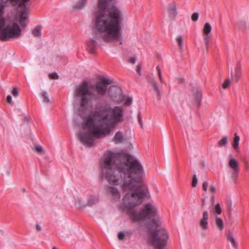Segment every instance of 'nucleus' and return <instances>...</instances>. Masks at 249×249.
I'll return each instance as SVG.
<instances>
[{"label": "nucleus", "instance_id": "obj_1", "mask_svg": "<svg viewBox=\"0 0 249 249\" xmlns=\"http://www.w3.org/2000/svg\"><path fill=\"white\" fill-rule=\"evenodd\" d=\"M101 168L102 178L107 179L110 184L120 185L133 191L125 195L120 208L123 211L127 210L128 214L133 221L156 216L157 210L150 203H146L140 211L134 209L145 198L150 196L148 188L142 180L145 176L144 170L138 159L127 153L109 151L105 155Z\"/></svg>", "mask_w": 249, "mask_h": 249}, {"label": "nucleus", "instance_id": "obj_2", "mask_svg": "<svg viewBox=\"0 0 249 249\" xmlns=\"http://www.w3.org/2000/svg\"><path fill=\"white\" fill-rule=\"evenodd\" d=\"M124 121V113L121 107H112L109 103L97 104L91 115L83 119L84 126L89 129L80 131L77 135L84 145L92 146L95 138L104 137L110 133L111 129Z\"/></svg>", "mask_w": 249, "mask_h": 249}, {"label": "nucleus", "instance_id": "obj_3", "mask_svg": "<svg viewBox=\"0 0 249 249\" xmlns=\"http://www.w3.org/2000/svg\"><path fill=\"white\" fill-rule=\"evenodd\" d=\"M117 0H99L93 19V29L107 41L120 36L123 11L116 5Z\"/></svg>", "mask_w": 249, "mask_h": 249}, {"label": "nucleus", "instance_id": "obj_4", "mask_svg": "<svg viewBox=\"0 0 249 249\" xmlns=\"http://www.w3.org/2000/svg\"><path fill=\"white\" fill-rule=\"evenodd\" d=\"M75 95L80 99V106L74 105V110L80 116L83 110H87L94 96V93L90 89V85L87 81L83 82L75 89Z\"/></svg>", "mask_w": 249, "mask_h": 249}, {"label": "nucleus", "instance_id": "obj_5", "mask_svg": "<svg viewBox=\"0 0 249 249\" xmlns=\"http://www.w3.org/2000/svg\"><path fill=\"white\" fill-rule=\"evenodd\" d=\"M169 234L162 229H154L153 226L149 227L148 233V241L155 249H166Z\"/></svg>", "mask_w": 249, "mask_h": 249}, {"label": "nucleus", "instance_id": "obj_6", "mask_svg": "<svg viewBox=\"0 0 249 249\" xmlns=\"http://www.w3.org/2000/svg\"><path fill=\"white\" fill-rule=\"evenodd\" d=\"M21 35V29L19 25L14 22L11 26L7 25L0 33V39L2 40H7L10 38H17Z\"/></svg>", "mask_w": 249, "mask_h": 249}, {"label": "nucleus", "instance_id": "obj_7", "mask_svg": "<svg viewBox=\"0 0 249 249\" xmlns=\"http://www.w3.org/2000/svg\"><path fill=\"white\" fill-rule=\"evenodd\" d=\"M108 94L113 101L121 103L124 101V95L120 87L114 85L110 86L108 89Z\"/></svg>", "mask_w": 249, "mask_h": 249}, {"label": "nucleus", "instance_id": "obj_8", "mask_svg": "<svg viewBox=\"0 0 249 249\" xmlns=\"http://www.w3.org/2000/svg\"><path fill=\"white\" fill-rule=\"evenodd\" d=\"M229 166L232 169L231 178L233 181H235L239 172V164L237 160L231 157L229 161Z\"/></svg>", "mask_w": 249, "mask_h": 249}, {"label": "nucleus", "instance_id": "obj_9", "mask_svg": "<svg viewBox=\"0 0 249 249\" xmlns=\"http://www.w3.org/2000/svg\"><path fill=\"white\" fill-rule=\"evenodd\" d=\"M241 65L240 62H238L237 63V68L234 71H233L232 68H231V76L232 80L237 82L241 75Z\"/></svg>", "mask_w": 249, "mask_h": 249}, {"label": "nucleus", "instance_id": "obj_10", "mask_svg": "<svg viewBox=\"0 0 249 249\" xmlns=\"http://www.w3.org/2000/svg\"><path fill=\"white\" fill-rule=\"evenodd\" d=\"M95 89L99 95L103 96L107 92V86L99 81L96 82Z\"/></svg>", "mask_w": 249, "mask_h": 249}, {"label": "nucleus", "instance_id": "obj_11", "mask_svg": "<svg viewBox=\"0 0 249 249\" xmlns=\"http://www.w3.org/2000/svg\"><path fill=\"white\" fill-rule=\"evenodd\" d=\"M209 214L207 211L203 213V216L200 220V225L202 229H207L208 228Z\"/></svg>", "mask_w": 249, "mask_h": 249}, {"label": "nucleus", "instance_id": "obj_12", "mask_svg": "<svg viewBox=\"0 0 249 249\" xmlns=\"http://www.w3.org/2000/svg\"><path fill=\"white\" fill-rule=\"evenodd\" d=\"M24 0H21L18 1L19 3V5L22 6L23 8L19 11V19H28L27 11L26 10V4L23 2Z\"/></svg>", "mask_w": 249, "mask_h": 249}, {"label": "nucleus", "instance_id": "obj_13", "mask_svg": "<svg viewBox=\"0 0 249 249\" xmlns=\"http://www.w3.org/2000/svg\"><path fill=\"white\" fill-rule=\"evenodd\" d=\"M86 207L91 206L98 202V197L97 196L89 195L86 197Z\"/></svg>", "mask_w": 249, "mask_h": 249}, {"label": "nucleus", "instance_id": "obj_14", "mask_svg": "<svg viewBox=\"0 0 249 249\" xmlns=\"http://www.w3.org/2000/svg\"><path fill=\"white\" fill-rule=\"evenodd\" d=\"M97 42L93 39H91L87 42V49L90 53H95Z\"/></svg>", "mask_w": 249, "mask_h": 249}, {"label": "nucleus", "instance_id": "obj_15", "mask_svg": "<svg viewBox=\"0 0 249 249\" xmlns=\"http://www.w3.org/2000/svg\"><path fill=\"white\" fill-rule=\"evenodd\" d=\"M202 94L201 91L196 90L194 92V103L196 107H199L201 104Z\"/></svg>", "mask_w": 249, "mask_h": 249}, {"label": "nucleus", "instance_id": "obj_16", "mask_svg": "<svg viewBox=\"0 0 249 249\" xmlns=\"http://www.w3.org/2000/svg\"><path fill=\"white\" fill-rule=\"evenodd\" d=\"M88 0H81L75 4L73 6V10L77 11H81L87 5Z\"/></svg>", "mask_w": 249, "mask_h": 249}, {"label": "nucleus", "instance_id": "obj_17", "mask_svg": "<svg viewBox=\"0 0 249 249\" xmlns=\"http://www.w3.org/2000/svg\"><path fill=\"white\" fill-rule=\"evenodd\" d=\"M113 141L115 144H119L122 143L124 141V137L120 131L117 132L113 139Z\"/></svg>", "mask_w": 249, "mask_h": 249}, {"label": "nucleus", "instance_id": "obj_18", "mask_svg": "<svg viewBox=\"0 0 249 249\" xmlns=\"http://www.w3.org/2000/svg\"><path fill=\"white\" fill-rule=\"evenodd\" d=\"M75 206L77 209H83L86 207V202L81 197L78 196L75 199Z\"/></svg>", "mask_w": 249, "mask_h": 249}, {"label": "nucleus", "instance_id": "obj_19", "mask_svg": "<svg viewBox=\"0 0 249 249\" xmlns=\"http://www.w3.org/2000/svg\"><path fill=\"white\" fill-rule=\"evenodd\" d=\"M150 84L154 91L157 93L158 98L159 100H160L161 98L160 90L157 86V82L155 78H153L152 79V80L151 81Z\"/></svg>", "mask_w": 249, "mask_h": 249}, {"label": "nucleus", "instance_id": "obj_20", "mask_svg": "<svg viewBox=\"0 0 249 249\" xmlns=\"http://www.w3.org/2000/svg\"><path fill=\"white\" fill-rule=\"evenodd\" d=\"M109 193L111 194L112 196L116 199H120V195L118 189L115 187H110L108 190Z\"/></svg>", "mask_w": 249, "mask_h": 249}, {"label": "nucleus", "instance_id": "obj_21", "mask_svg": "<svg viewBox=\"0 0 249 249\" xmlns=\"http://www.w3.org/2000/svg\"><path fill=\"white\" fill-rule=\"evenodd\" d=\"M215 223L218 228V229L220 230H223L224 229V223L223 220L219 217L218 215L215 216Z\"/></svg>", "mask_w": 249, "mask_h": 249}, {"label": "nucleus", "instance_id": "obj_22", "mask_svg": "<svg viewBox=\"0 0 249 249\" xmlns=\"http://www.w3.org/2000/svg\"><path fill=\"white\" fill-rule=\"evenodd\" d=\"M228 240L229 242H230L233 247L235 249H237L238 248V246L236 243V241H235V240L234 239V238L233 237V236L231 234V233L230 232L228 235Z\"/></svg>", "mask_w": 249, "mask_h": 249}, {"label": "nucleus", "instance_id": "obj_23", "mask_svg": "<svg viewBox=\"0 0 249 249\" xmlns=\"http://www.w3.org/2000/svg\"><path fill=\"white\" fill-rule=\"evenodd\" d=\"M33 34L35 36L39 37L41 35V26L38 25L33 30Z\"/></svg>", "mask_w": 249, "mask_h": 249}, {"label": "nucleus", "instance_id": "obj_24", "mask_svg": "<svg viewBox=\"0 0 249 249\" xmlns=\"http://www.w3.org/2000/svg\"><path fill=\"white\" fill-rule=\"evenodd\" d=\"M239 141H240L239 136L237 135V134H235L234 135L233 142L232 143V146L235 149H237L238 147Z\"/></svg>", "mask_w": 249, "mask_h": 249}, {"label": "nucleus", "instance_id": "obj_25", "mask_svg": "<svg viewBox=\"0 0 249 249\" xmlns=\"http://www.w3.org/2000/svg\"><path fill=\"white\" fill-rule=\"evenodd\" d=\"M212 30V27L210 24L206 22L203 27V33L204 34H209Z\"/></svg>", "mask_w": 249, "mask_h": 249}, {"label": "nucleus", "instance_id": "obj_26", "mask_svg": "<svg viewBox=\"0 0 249 249\" xmlns=\"http://www.w3.org/2000/svg\"><path fill=\"white\" fill-rule=\"evenodd\" d=\"M41 96L43 98V101L46 103H49L50 102V100L48 96V93L47 91H43L41 93Z\"/></svg>", "mask_w": 249, "mask_h": 249}, {"label": "nucleus", "instance_id": "obj_27", "mask_svg": "<svg viewBox=\"0 0 249 249\" xmlns=\"http://www.w3.org/2000/svg\"><path fill=\"white\" fill-rule=\"evenodd\" d=\"M169 10L170 14L173 16H175L177 13V8L176 6L170 4L169 5Z\"/></svg>", "mask_w": 249, "mask_h": 249}, {"label": "nucleus", "instance_id": "obj_28", "mask_svg": "<svg viewBox=\"0 0 249 249\" xmlns=\"http://www.w3.org/2000/svg\"><path fill=\"white\" fill-rule=\"evenodd\" d=\"M227 144V138L226 136L222 137L221 140L218 142V146L222 147Z\"/></svg>", "mask_w": 249, "mask_h": 249}, {"label": "nucleus", "instance_id": "obj_29", "mask_svg": "<svg viewBox=\"0 0 249 249\" xmlns=\"http://www.w3.org/2000/svg\"><path fill=\"white\" fill-rule=\"evenodd\" d=\"M222 211L220 208V204L217 203L214 208V213L215 215H217L218 214H220L221 213Z\"/></svg>", "mask_w": 249, "mask_h": 249}, {"label": "nucleus", "instance_id": "obj_30", "mask_svg": "<svg viewBox=\"0 0 249 249\" xmlns=\"http://www.w3.org/2000/svg\"><path fill=\"white\" fill-rule=\"evenodd\" d=\"M6 23V20L4 18H0V33L2 31V30L5 28Z\"/></svg>", "mask_w": 249, "mask_h": 249}, {"label": "nucleus", "instance_id": "obj_31", "mask_svg": "<svg viewBox=\"0 0 249 249\" xmlns=\"http://www.w3.org/2000/svg\"><path fill=\"white\" fill-rule=\"evenodd\" d=\"M198 182L196 174H194L193 177V180L192 185L193 187H195L197 186Z\"/></svg>", "mask_w": 249, "mask_h": 249}, {"label": "nucleus", "instance_id": "obj_32", "mask_svg": "<svg viewBox=\"0 0 249 249\" xmlns=\"http://www.w3.org/2000/svg\"><path fill=\"white\" fill-rule=\"evenodd\" d=\"M199 17V14L197 12H194L192 15V19L194 21H196L198 20Z\"/></svg>", "mask_w": 249, "mask_h": 249}, {"label": "nucleus", "instance_id": "obj_33", "mask_svg": "<svg viewBox=\"0 0 249 249\" xmlns=\"http://www.w3.org/2000/svg\"><path fill=\"white\" fill-rule=\"evenodd\" d=\"M133 99L132 97H128L125 100L124 104L126 106H129L132 102Z\"/></svg>", "mask_w": 249, "mask_h": 249}, {"label": "nucleus", "instance_id": "obj_34", "mask_svg": "<svg viewBox=\"0 0 249 249\" xmlns=\"http://www.w3.org/2000/svg\"><path fill=\"white\" fill-rule=\"evenodd\" d=\"M49 77L53 79H57L59 78V75L56 72H52L49 74Z\"/></svg>", "mask_w": 249, "mask_h": 249}, {"label": "nucleus", "instance_id": "obj_35", "mask_svg": "<svg viewBox=\"0 0 249 249\" xmlns=\"http://www.w3.org/2000/svg\"><path fill=\"white\" fill-rule=\"evenodd\" d=\"M238 24L239 27L242 29H244L246 27V23L245 21H240Z\"/></svg>", "mask_w": 249, "mask_h": 249}, {"label": "nucleus", "instance_id": "obj_36", "mask_svg": "<svg viewBox=\"0 0 249 249\" xmlns=\"http://www.w3.org/2000/svg\"><path fill=\"white\" fill-rule=\"evenodd\" d=\"M231 83L230 79L229 78L227 79L223 84L222 87L223 89H226L228 86H230Z\"/></svg>", "mask_w": 249, "mask_h": 249}, {"label": "nucleus", "instance_id": "obj_37", "mask_svg": "<svg viewBox=\"0 0 249 249\" xmlns=\"http://www.w3.org/2000/svg\"><path fill=\"white\" fill-rule=\"evenodd\" d=\"M156 69L158 72V75H159V78L160 79V81L161 83H163V80H162V76H161V71L160 70V68L159 67V66H157V68H156Z\"/></svg>", "mask_w": 249, "mask_h": 249}, {"label": "nucleus", "instance_id": "obj_38", "mask_svg": "<svg viewBox=\"0 0 249 249\" xmlns=\"http://www.w3.org/2000/svg\"><path fill=\"white\" fill-rule=\"evenodd\" d=\"M59 237L60 238V239H65L67 238H68V236L65 234V233L63 232H61V233H58Z\"/></svg>", "mask_w": 249, "mask_h": 249}, {"label": "nucleus", "instance_id": "obj_39", "mask_svg": "<svg viewBox=\"0 0 249 249\" xmlns=\"http://www.w3.org/2000/svg\"><path fill=\"white\" fill-rule=\"evenodd\" d=\"M208 186H209L208 182L207 181H204L203 183V184H202L203 190L205 191H206L207 190Z\"/></svg>", "mask_w": 249, "mask_h": 249}, {"label": "nucleus", "instance_id": "obj_40", "mask_svg": "<svg viewBox=\"0 0 249 249\" xmlns=\"http://www.w3.org/2000/svg\"><path fill=\"white\" fill-rule=\"evenodd\" d=\"M124 233L123 232H119L118 233V238L120 240H122L124 238Z\"/></svg>", "mask_w": 249, "mask_h": 249}, {"label": "nucleus", "instance_id": "obj_41", "mask_svg": "<svg viewBox=\"0 0 249 249\" xmlns=\"http://www.w3.org/2000/svg\"><path fill=\"white\" fill-rule=\"evenodd\" d=\"M210 190L213 193H215L216 192V188L215 187V186L213 184V182H212L210 186Z\"/></svg>", "mask_w": 249, "mask_h": 249}, {"label": "nucleus", "instance_id": "obj_42", "mask_svg": "<svg viewBox=\"0 0 249 249\" xmlns=\"http://www.w3.org/2000/svg\"><path fill=\"white\" fill-rule=\"evenodd\" d=\"M4 14V7L3 5L0 3V18H3L2 16Z\"/></svg>", "mask_w": 249, "mask_h": 249}, {"label": "nucleus", "instance_id": "obj_43", "mask_svg": "<svg viewBox=\"0 0 249 249\" xmlns=\"http://www.w3.org/2000/svg\"><path fill=\"white\" fill-rule=\"evenodd\" d=\"M26 19H19V22L20 25L22 26H25L26 25Z\"/></svg>", "mask_w": 249, "mask_h": 249}, {"label": "nucleus", "instance_id": "obj_44", "mask_svg": "<svg viewBox=\"0 0 249 249\" xmlns=\"http://www.w3.org/2000/svg\"><path fill=\"white\" fill-rule=\"evenodd\" d=\"M35 149L36 152L41 153L43 151L42 147L41 146L37 145L35 146Z\"/></svg>", "mask_w": 249, "mask_h": 249}, {"label": "nucleus", "instance_id": "obj_45", "mask_svg": "<svg viewBox=\"0 0 249 249\" xmlns=\"http://www.w3.org/2000/svg\"><path fill=\"white\" fill-rule=\"evenodd\" d=\"M204 35H205L204 38H205V43H206V46H207L209 43V34H204Z\"/></svg>", "mask_w": 249, "mask_h": 249}, {"label": "nucleus", "instance_id": "obj_46", "mask_svg": "<svg viewBox=\"0 0 249 249\" xmlns=\"http://www.w3.org/2000/svg\"><path fill=\"white\" fill-rule=\"evenodd\" d=\"M138 121L140 124L141 126V127L142 128V118L141 116V113H139L138 115Z\"/></svg>", "mask_w": 249, "mask_h": 249}, {"label": "nucleus", "instance_id": "obj_47", "mask_svg": "<svg viewBox=\"0 0 249 249\" xmlns=\"http://www.w3.org/2000/svg\"><path fill=\"white\" fill-rule=\"evenodd\" d=\"M13 96H16L18 95V91L16 88H13L12 91Z\"/></svg>", "mask_w": 249, "mask_h": 249}, {"label": "nucleus", "instance_id": "obj_48", "mask_svg": "<svg viewBox=\"0 0 249 249\" xmlns=\"http://www.w3.org/2000/svg\"><path fill=\"white\" fill-rule=\"evenodd\" d=\"M136 60V57H131V58H129V61L131 63L133 64H134L135 63Z\"/></svg>", "mask_w": 249, "mask_h": 249}, {"label": "nucleus", "instance_id": "obj_49", "mask_svg": "<svg viewBox=\"0 0 249 249\" xmlns=\"http://www.w3.org/2000/svg\"><path fill=\"white\" fill-rule=\"evenodd\" d=\"M102 81H103L104 82H105L107 84H109V81H110L109 79L106 78V77H103L102 78Z\"/></svg>", "mask_w": 249, "mask_h": 249}, {"label": "nucleus", "instance_id": "obj_50", "mask_svg": "<svg viewBox=\"0 0 249 249\" xmlns=\"http://www.w3.org/2000/svg\"><path fill=\"white\" fill-rule=\"evenodd\" d=\"M6 100H7V101L8 102H12V96L11 95H8L7 96V98H6Z\"/></svg>", "mask_w": 249, "mask_h": 249}, {"label": "nucleus", "instance_id": "obj_51", "mask_svg": "<svg viewBox=\"0 0 249 249\" xmlns=\"http://www.w3.org/2000/svg\"><path fill=\"white\" fill-rule=\"evenodd\" d=\"M176 40L178 43H180L182 42V39L181 36H178L177 37Z\"/></svg>", "mask_w": 249, "mask_h": 249}, {"label": "nucleus", "instance_id": "obj_52", "mask_svg": "<svg viewBox=\"0 0 249 249\" xmlns=\"http://www.w3.org/2000/svg\"><path fill=\"white\" fill-rule=\"evenodd\" d=\"M141 69V68L140 65H138L136 68V71L140 74Z\"/></svg>", "mask_w": 249, "mask_h": 249}, {"label": "nucleus", "instance_id": "obj_53", "mask_svg": "<svg viewBox=\"0 0 249 249\" xmlns=\"http://www.w3.org/2000/svg\"><path fill=\"white\" fill-rule=\"evenodd\" d=\"M211 202L213 205L214 203V196L213 195H212L211 196Z\"/></svg>", "mask_w": 249, "mask_h": 249}, {"label": "nucleus", "instance_id": "obj_54", "mask_svg": "<svg viewBox=\"0 0 249 249\" xmlns=\"http://www.w3.org/2000/svg\"><path fill=\"white\" fill-rule=\"evenodd\" d=\"M36 230L38 231H41L42 229L41 227L38 224H36Z\"/></svg>", "mask_w": 249, "mask_h": 249}, {"label": "nucleus", "instance_id": "obj_55", "mask_svg": "<svg viewBox=\"0 0 249 249\" xmlns=\"http://www.w3.org/2000/svg\"><path fill=\"white\" fill-rule=\"evenodd\" d=\"M178 43V46H179V49L180 50H181L182 49V42H181L180 43Z\"/></svg>", "mask_w": 249, "mask_h": 249}, {"label": "nucleus", "instance_id": "obj_56", "mask_svg": "<svg viewBox=\"0 0 249 249\" xmlns=\"http://www.w3.org/2000/svg\"><path fill=\"white\" fill-rule=\"evenodd\" d=\"M228 209H229V210L230 212L231 213V209H232V206H231V204L229 205Z\"/></svg>", "mask_w": 249, "mask_h": 249}, {"label": "nucleus", "instance_id": "obj_57", "mask_svg": "<svg viewBox=\"0 0 249 249\" xmlns=\"http://www.w3.org/2000/svg\"><path fill=\"white\" fill-rule=\"evenodd\" d=\"M202 202H203V205H204V204H205V198H202Z\"/></svg>", "mask_w": 249, "mask_h": 249}, {"label": "nucleus", "instance_id": "obj_58", "mask_svg": "<svg viewBox=\"0 0 249 249\" xmlns=\"http://www.w3.org/2000/svg\"><path fill=\"white\" fill-rule=\"evenodd\" d=\"M152 223H153V224H156V223H157V222H156V221L155 220H153L152 221Z\"/></svg>", "mask_w": 249, "mask_h": 249}, {"label": "nucleus", "instance_id": "obj_59", "mask_svg": "<svg viewBox=\"0 0 249 249\" xmlns=\"http://www.w3.org/2000/svg\"><path fill=\"white\" fill-rule=\"evenodd\" d=\"M24 121H27V122H28V119H27V117H25V118H24Z\"/></svg>", "mask_w": 249, "mask_h": 249}, {"label": "nucleus", "instance_id": "obj_60", "mask_svg": "<svg viewBox=\"0 0 249 249\" xmlns=\"http://www.w3.org/2000/svg\"><path fill=\"white\" fill-rule=\"evenodd\" d=\"M22 190L23 192H25V188H22Z\"/></svg>", "mask_w": 249, "mask_h": 249}, {"label": "nucleus", "instance_id": "obj_61", "mask_svg": "<svg viewBox=\"0 0 249 249\" xmlns=\"http://www.w3.org/2000/svg\"><path fill=\"white\" fill-rule=\"evenodd\" d=\"M53 249H58L56 247H53Z\"/></svg>", "mask_w": 249, "mask_h": 249}]
</instances>
